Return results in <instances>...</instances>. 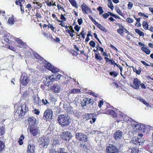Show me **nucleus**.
Masks as SVG:
<instances>
[{
    "instance_id": "obj_28",
    "label": "nucleus",
    "mask_w": 153,
    "mask_h": 153,
    "mask_svg": "<svg viewBox=\"0 0 153 153\" xmlns=\"http://www.w3.org/2000/svg\"><path fill=\"white\" fill-rule=\"evenodd\" d=\"M141 50L147 54L149 55L151 51L148 48V47H142Z\"/></svg>"
},
{
    "instance_id": "obj_53",
    "label": "nucleus",
    "mask_w": 153,
    "mask_h": 153,
    "mask_svg": "<svg viewBox=\"0 0 153 153\" xmlns=\"http://www.w3.org/2000/svg\"><path fill=\"white\" fill-rule=\"evenodd\" d=\"M108 7L110 8L111 10H113L114 7L113 5L112 2H109L108 4Z\"/></svg>"
},
{
    "instance_id": "obj_1",
    "label": "nucleus",
    "mask_w": 153,
    "mask_h": 153,
    "mask_svg": "<svg viewBox=\"0 0 153 153\" xmlns=\"http://www.w3.org/2000/svg\"><path fill=\"white\" fill-rule=\"evenodd\" d=\"M57 120L62 126H67L70 123V119L67 114H60L59 115Z\"/></svg>"
},
{
    "instance_id": "obj_50",
    "label": "nucleus",
    "mask_w": 153,
    "mask_h": 153,
    "mask_svg": "<svg viewBox=\"0 0 153 153\" xmlns=\"http://www.w3.org/2000/svg\"><path fill=\"white\" fill-rule=\"evenodd\" d=\"M116 66H117L119 68L120 71H122L123 70V68L122 66H120L119 64H117V63H115V65L114 66V67H115Z\"/></svg>"
},
{
    "instance_id": "obj_20",
    "label": "nucleus",
    "mask_w": 153,
    "mask_h": 153,
    "mask_svg": "<svg viewBox=\"0 0 153 153\" xmlns=\"http://www.w3.org/2000/svg\"><path fill=\"white\" fill-rule=\"evenodd\" d=\"M51 89L54 92L57 93L60 91V87L58 85H54L50 87Z\"/></svg>"
},
{
    "instance_id": "obj_43",
    "label": "nucleus",
    "mask_w": 153,
    "mask_h": 153,
    "mask_svg": "<svg viewBox=\"0 0 153 153\" xmlns=\"http://www.w3.org/2000/svg\"><path fill=\"white\" fill-rule=\"evenodd\" d=\"M52 17L54 19H55L57 22H63V21H62L58 19L57 17H56V16L54 14L52 13Z\"/></svg>"
},
{
    "instance_id": "obj_61",
    "label": "nucleus",
    "mask_w": 153,
    "mask_h": 153,
    "mask_svg": "<svg viewBox=\"0 0 153 153\" xmlns=\"http://www.w3.org/2000/svg\"><path fill=\"white\" fill-rule=\"evenodd\" d=\"M133 3L131 2H128V8L129 9H131L132 7H133Z\"/></svg>"
},
{
    "instance_id": "obj_18",
    "label": "nucleus",
    "mask_w": 153,
    "mask_h": 153,
    "mask_svg": "<svg viewBox=\"0 0 153 153\" xmlns=\"http://www.w3.org/2000/svg\"><path fill=\"white\" fill-rule=\"evenodd\" d=\"M28 109V107H26L25 105H22L21 108V109L20 111V115L23 116L25 115L26 113L27 112Z\"/></svg>"
},
{
    "instance_id": "obj_41",
    "label": "nucleus",
    "mask_w": 153,
    "mask_h": 153,
    "mask_svg": "<svg viewBox=\"0 0 153 153\" xmlns=\"http://www.w3.org/2000/svg\"><path fill=\"white\" fill-rule=\"evenodd\" d=\"M140 101L145 105L146 106L148 107L149 105V104L148 103L143 99H140Z\"/></svg>"
},
{
    "instance_id": "obj_11",
    "label": "nucleus",
    "mask_w": 153,
    "mask_h": 153,
    "mask_svg": "<svg viewBox=\"0 0 153 153\" xmlns=\"http://www.w3.org/2000/svg\"><path fill=\"white\" fill-rule=\"evenodd\" d=\"M123 134V132L120 130L117 131L114 133L113 135L114 139L116 141H119L121 140Z\"/></svg>"
},
{
    "instance_id": "obj_31",
    "label": "nucleus",
    "mask_w": 153,
    "mask_h": 153,
    "mask_svg": "<svg viewBox=\"0 0 153 153\" xmlns=\"http://www.w3.org/2000/svg\"><path fill=\"white\" fill-rule=\"evenodd\" d=\"M81 92V90L79 89L74 88L71 90L70 93L71 94H75L80 93Z\"/></svg>"
},
{
    "instance_id": "obj_4",
    "label": "nucleus",
    "mask_w": 153,
    "mask_h": 153,
    "mask_svg": "<svg viewBox=\"0 0 153 153\" xmlns=\"http://www.w3.org/2000/svg\"><path fill=\"white\" fill-rule=\"evenodd\" d=\"M106 153H119L120 151L117 147L113 144H109L105 149Z\"/></svg>"
},
{
    "instance_id": "obj_63",
    "label": "nucleus",
    "mask_w": 153,
    "mask_h": 153,
    "mask_svg": "<svg viewBox=\"0 0 153 153\" xmlns=\"http://www.w3.org/2000/svg\"><path fill=\"white\" fill-rule=\"evenodd\" d=\"M80 28V27L78 25H76L74 27V29L77 32H78Z\"/></svg>"
},
{
    "instance_id": "obj_33",
    "label": "nucleus",
    "mask_w": 153,
    "mask_h": 153,
    "mask_svg": "<svg viewBox=\"0 0 153 153\" xmlns=\"http://www.w3.org/2000/svg\"><path fill=\"white\" fill-rule=\"evenodd\" d=\"M142 25L143 28L146 30L148 29L149 25L147 22L145 21H144L142 22Z\"/></svg>"
},
{
    "instance_id": "obj_60",
    "label": "nucleus",
    "mask_w": 153,
    "mask_h": 153,
    "mask_svg": "<svg viewBox=\"0 0 153 153\" xmlns=\"http://www.w3.org/2000/svg\"><path fill=\"white\" fill-rule=\"evenodd\" d=\"M7 47L8 48L11 50H12L13 51H15L16 50V49L15 48L13 47V46H11V45H7Z\"/></svg>"
},
{
    "instance_id": "obj_19",
    "label": "nucleus",
    "mask_w": 153,
    "mask_h": 153,
    "mask_svg": "<svg viewBox=\"0 0 153 153\" xmlns=\"http://www.w3.org/2000/svg\"><path fill=\"white\" fill-rule=\"evenodd\" d=\"M35 147L33 144H29L27 147V153H35Z\"/></svg>"
},
{
    "instance_id": "obj_42",
    "label": "nucleus",
    "mask_w": 153,
    "mask_h": 153,
    "mask_svg": "<svg viewBox=\"0 0 153 153\" xmlns=\"http://www.w3.org/2000/svg\"><path fill=\"white\" fill-rule=\"evenodd\" d=\"M97 10L99 12V14L100 15L102 14V13L104 12L103 10L102 7L101 6H99V7H98L97 8Z\"/></svg>"
},
{
    "instance_id": "obj_40",
    "label": "nucleus",
    "mask_w": 153,
    "mask_h": 153,
    "mask_svg": "<svg viewBox=\"0 0 153 153\" xmlns=\"http://www.w3.org/2000/svg\"><path fill=\"white\" fill-rule=\"evenodd\" d=\"M118 73L115 71L110 72V75L111 76H113L114 77H116L118 75Z\"/></svg>"
},
{
    "instance_id": "obj_34",
    "label": "nucleus",
    "mask_w": 153,
    "mask_h": 153,
    "mask_svg": "<svg viewBox=\"0 0 153 153\" xmlns=\"http://www.w3.org/2000/svg\"><path fill=\"white\" fill-rule=\"evenodd\" d=\"M135 32L137 34H139L140 36H144V33L143 32L140 30L139 29H135Z\"/></svg>"
},
{
    "instance_id": "obj_49",
    "label": "nucleus",
    "mask_w": 153,
    "mask_h": 153,
    "mask_svg": "<svg viewBox=\"0 0 153 153\" xmlns=\"http://www.w3.org/2000/svg\"><path fill=\"white\" fill-rule=\"evenodd\" d=\"M116 11L117 13H118L119 15L121 16H123V13L120 10V8H117L116 9Z\"/></svg>"
},
{
    "instance_id": "obj_39",
    "label": "nucleus",
    "mask_w": 153,
    "mask_h": 153,
    "mask_svg": "<svg viewBox=\"0 0 153 153\" xmlns=\"http://www.w3.org/2000/svg\"><path fill=\"white\" fill-rule=\"evenodd\" d=\"M72 5L76 8H77V3L75 0H69Z\"/></svg>"
},
{
    "instance_id": "obj_37",
    "label": "nucleus",
    "mask_w": 153,
    "mask_h": 153,
    "mask_svg": "<svg viewBox=\"0 0 153 153\" xmlns=\"http://www.w3.org/2000/svg\"><path fill=\"white\" fill-rule=\"evenodd\" d=\"M17 43L20 44L19 45V47L20 48H23L25 46L24 42L21 39H19L17 40Z\"/></svg>"
},
{
    "instance_id": "obj_55",
    "label": "nucleus",
    "mask_w": 153,
    "mask_h": 153,
    "mask_svg": "<svg viewBox=\"0 0 153 153\" xmlns=\"http://www.w3.org/2000/svg\"><path fill=\"white\" fill-rule=\"evenodd\" d=\"M60 19L62 20V21H63H63H65L66 20V18L65 17L64 15L61 14L60 15Z\"/></svg>"
},
{
    "instance_id": "obj_2",
    "label": "nucleus",
    "mask_w": 153,
    "mask_h": 153,
    "mask_svg": "<svg viewBox=\"0 0 153 153\" xmlns=\"http://www.w3.org/2000/svg\"><path fill=\"white\" fill-rule=\"evenodd\" d=\"M50 140L47 137L42 136L39 138L38 143L39 146L43 149L46 148L49 145Z\"/></svg>"
},
{
    "instance_id": "obj_44",
    "label": "nucleus",
    "mask_w": 153,
    "mask_h": 153,
    "mask_svg": "<svg viewBox=\"0 0 153 153\" xmlns=\"http://www.w3.org/2000/svg\"><path fill=\"white\" fill-rule=\"evenodd\" d=\"M134 123H132L131 124L132 126L133 127H135L136 130H137L138 126H139V124H138V123L136 122H134Z\"/></svg>"
},
{
    "instance_id": "obj_54",
    "label": "nucleus",
    "mask_w": 153,
    "mask_h": 153,
    "mask_svg": "<svg viewBox=\"0 0 153 153\" xmlns=\"http://www.w3.org/2000/svg\"><path fill=\"white\" fill-rule=\"evenodd\" d=\"M89 45L92 46L93 48H94L95 45L96 44L95 42L93 40H91L89 43Z\"/></svg>"
},
{
    "instance_id": "obj_9",
    "label": "nucleus",
    "mask_w": 153,
    "mask_h": 153,
    "mask_svg": "<svg viewBox=\"0 0 153 153\" xmlns=\"http://www.w3.org/2000/svg\"><path fill=\"white\" fill-rule=\"evenodd\" d=\"M45 68L51 71L52 72L54 73H56L59 71V70L57 68L54 67L50 63L47 62L45 64Z\"/></svg>"
},
{
    "instance_id": "obj_21",
    "label": "nucleus",
    "mask_w": 153,
    "mask_h": 153,
    "mask_svg": "<svg viewBox=\"0 0 153 153\" xmlns=\"http://www.w3.org/2000/svg\"><path fill=\"white\" fill-rule=\"evenodd\" d=\"M33 103L38 106H41L42 105L41 104V100L39 97H35L33 100Z\"/></svg>"
},
{
    "instance_id": "obj_3",
    "label": "nucleus",
    "mask_w": 153,
    "mask_h": 153,
    "mask_svg": "<svg viewBox=\"0 0 153 153\" xmlns=\"http://www.w3.org/2000/svg\"><path fill=\"white\" fill-rule=\"evenodd\" d=\"M62 76L60 74L57 75H53L51 76H49L47 77L46 79V81L47 82L48 85H51L55 81H57L59 80L61 77Z\"/></svg>"
},
{
    "instance_id": "obj_24",
    "label": "nucleus",
    "mask_w": 153,
    "mask_h": 153,
    "mask_svg": "<svg viewBox=\"0 0 153 153\" xmlns=\"http://www.w3.org/2000/svg\"><path fill=\"white\" fill-rule=\"evenodd\" d=\"M104 59L106 62H107L108 64L113 65L114 66L116 63L113 59H109L107 57H104Z\"/></svg>"
},
{
    "instance_id": "obj_52",
    "label": "nucleus",
    "mask_w": 153,
    "mask_h": 153,
    "mask_svg": "<svg viewBox=\"0 0 153 153\" xmlns=\"http://www.w3.org/2000/svg\"><path fill=\"white\" fill-rule=\"evenodd\" d=\"M35 16L37 19H41L42 17L41 13L39 12H37Z\"/></svg>"
},
{
    "instance_id": "obj_48",
    "label": "nucleus",
    "mask_w": 153,
    "mask_h": 153,
    "mask_svg": "<svg viewBox=\"0 0 153 153\" xmlns=\"http://www.w3.org/2000/svg\"><path fill=\"white\" fill-rule=\"evenodd\" d=\"M28 96V94L27 91L25 92L22 95V98L23 99L25 100Z\"/></svg>"
},
{
    "instance_id": "obj_5",
    "label": "nucleus",
    "mask_w": 153,
    "mask_h": 153,
    "mask_svg": "<svg viewBox=\"0 0 153 153\" xmlns=\"http://www.w3.org/2000/svg\"><path fill=\"white\" fill-rule=\"evenodd\" d=\"M117 25L119 27V28L117 29V32L120 36H124V32L127 34L128 35L130 34V32L122 24L120 23H117Z\"/></svg>"
},
{
    "instance_id": "obj_36",
    "label": "nucleus",
    "mask_w": 153,
    "mask_h": 153,
    "mask_svg": "<svg viewBox=\"0 0 153 153\" xmlns=\"http://www.w3.org/2000/svg\"><path fill=\"white\" fill-rule=\"evenodd\" d=\"M14 22L15 20L13 16H12L9 18L8 20V22L9 23L13 25L14 24Z\"/></svg>"
},
{
    "instance_id": "obj_56",
    "label": "nucleus",
    "mask_w": 153,
    "mask_h": 153,
    "mask_svg": "<svg viewBox=\"0 0 153 153\" xmlns=\"http://www.w3.org/2000/svg\"><path fill=\"white\" fill-rule=\"evenodd\" d=\"M71 53L72 54L73 56H77L78 55V53L77 52L74 50H72L71 51Z\"/></svg>"
},
{
    "instance_id": "obj_23",
    "label": "nucleus",
    "mask_w": 153,
    "mask_h": 153,
    "mask_svg": "<svg viewBox=\"0 0 153 153\" xmlns=\"http://www.w3.org/2000/svg\"><path fill=\"white\" fill-rule=\"evenodd\" d=\"M94 114V113L90 114L85 113V114L83 115V117L84 119L88 120L91 119V118H92Z\"/></svg>"
},
{
    "instance_id": "obj_8",
    "label": "nucleus",
    "mask_w": 153,
    "mask_h": 153,
    "mask_svg": "<svg viewBox=\"0 0 153 153\" xmlns=\"http://www.w3.org/2000/svg\"><path fill=\"white\" fill-rule=\"evenodd\" d=\"M61 137L65 140L69 141L72 137L71 133L69 131L63 132L60 135Z\"/></svg>"
},
{
    "instance_id": "obj_25",
    "label": "nucleus",
    "mask_w": 153,
    "mask_h": 153,
    "mask_svg": "<svg viewBox=\"0 0 153 153\" xmlns=\"http://www.w3.org/2000/svg\"><path fill=\"white\" fill-rule=\"evenodd\" d=\"M95 25L98 27V28L100 30H101L102 31L106 33L107 31V30L105 28L102 26L100 24L98 23V22Z\"/></svg>"
},
{
    "instance_id": "obj_30",
    "label": "nucleus",
    "mask_w": 153,
    "mask_h": 153,
    "mask_svg": "<svg viewBox=\"0 0 153 153\" xmlns=\"http://www.w3.org/2000/svg\"><path fill=\"white\" fill-rule=\"evenodd\" d=\"M133 67V70L134 72H135L136 73L137 75H140L141 73V71L142 70V68L139 67L138 68V69H137L136 68H134Z\"/></svg>"
},
{
    "instance_id": "obj_59",
    "label": "nucleus",
    "mask_w": 153,
    "mask_h": 153,
    "mask_svg": "<svg viewBox=\"0 0 153 153\" xmlns=\"http://www.w3.org/2000/svg\"><path fill=\"white\" fill-rule=\"evenodd\" d=\"M145 126L143 125L139 124V126H138V130H141L145 128Z\"/></svg>"
},
{
    "instance_id": "obj_64",
    "label": "nucleus",
    "mask_w": 153,
    "mask_h": 153,
    "mask_svg": "<svg viewBox=\"0 0 153 153\" xmlns=\"http://www.w3.org/2000/svg\"><path fill=\"white\" fill-rule=\"evenodd\" d=\"M26 7L27 8L28 10L30 11L31 10L32 7L31 5L30 4H28L26 5Z\"/></svg>"
},
{
    "instance_id": "obj_46",
    "label": "nucleus",
    "mask_w": 153,
    "mask_h": 153,
    "mask_svg": "<svg viewBox=\"0 0 153 153\" xmlns=\"http://www.w3.org/2000/svg\"><path fill=\"white\" fill-rule=\"evenodd\" d=\"M139 150L138 149L134 148L131 149V153H139Z\"/></svg>"
},
{
    "instance_id": "obj_35",
    "label": "nucleus",
    "mask_w": 153,
    "mask_h": 153,
    "mask_svg": "<svg viewBox=\"0 0 153 153\" xmlns=\"http://www.w3.org/2000/svg\"><path fill=\"white\" fill-rule=\"evenodd\" d=\"M24 139V136L23 134H22L19 138V140L18 141V143H19V144L20 145H22L23 144V140Z\"/></svg>"
},
{
    "instance_id": "obj_47",
    "label": "nucleus",
    "mask_w": 153,
    "mask_h": 153,
    "mask_svg": "<svg viewBox=\"0 0 153 153\" xmlns=\"http://www.w3.org/2000/svg\"><path fill=\"white\" fill-rule=\"evenodd\" d=\"M33 4H36L38 6V9H40L42 6L41 3L39 2H33Z\"/></svg>"
},
{
    "instance_id": "obj_62",
    "label": "nucleus",
    "mask_w": 153,
    "mask_h": 153,
    "mask_svg": "<svg viewBox=\"0 0 153 153\" xmlns=\"http://www.w3.org/2000/svg\"><path fill=\"white\" fill-rule=\"evenodd\" d=\"M103 104V102L101 100H100L98 102V106L99 108L101 107L102 105Z\"/></svg>"
},
{
    "instance_id": "obj_17",
    "label": "nucleus",
    "mask_w": 153,
    "mask_h": 153,
    "mask_svg": "<svg viewBox=\"0 0 153 153\" xmlns=\"http://www.w3.org/2000/svg\"><path fill=\"white\" fill-rule=\"evenodd\" d=\"M132 142L135 145L139 146L143 143V141L141 138L134 137L132 138Z\"/></svg>"
},
{
    "instance_id": "obj_6",
    "label": "nucleus",
    "mask_w": 153,
    "mask_h": 153,
    "mask_svg": "<svg viewBox=\"0 0 153 153\" xmlns=\"http://www.w3.org/2000/svg\"><path fill=\"white\" fill-rule=\"evenodd\" d=\"M75 138L79 141L85 143L88 140L87 136L84 133H77L75 135Z\"/></svg>"
},
{
    "instance_id": "obj_15",
    "label": "nucleus",
    "mask_w": 153,
    "mask_h": 153,
    "mask_svg": "<svg viewBox=\"0 0 153 153\" xmlns=\"http://www.w3.org/2000/svg\"><path fill=\"white\" fill-rule=\"evenodd\" d=\"M27 120L28 124L30 126H33L37 124L36 119L33 117L31 116L29 117L28 118Z\"/></svg>"
},
{
    "instance_id": "obj_26",
    "label": "nucleus",
    "mask_w": 153,
    "mask_h": 153,
    "mask_svg": "<svg viewBox=\"0 0 153 153\" xmlns=\"http://www.w3.org/2000/svg\"><path fill=\"white\" fill-rule=\"evenodd\" d=\"M64 149L60 148L58 149L57 151L53 150L50 152L49 153H65Z\"/></svg>"
},
{
    "instance_id": "obj_32",
    "label": "nucleus",
    "mask_w": 153,
    "mask_h": 153,
    "mask_svg": "<svg viewBox=\"0 0 153 153\" xmlns=\"http://www.w3.org/2000/svg\"><path fill=\"white\" fill-rule=\"evenodd\" d=\"M95 59L97 60V61H98V62H100L102 59V58L100 55L99 53H98V54L97 53H95Z\"/></svg>"
},
{
    "instance_id": "obj_29",
    "label": "nucleus",
    "mask_w": 153,
    "mask_h": 153,
    "mask_svg": "<svg viewBox=\"0 0 153 153\" xmlns=\"http://www.w3.org/2000/svg\"><path fill=\"white\" fill-rule=\"evenodd\" d=\"M5 131V127L4 126H0V136L4 135Z\"/></svg>"
},
{
    "instance_id": "obj_16",
    "label": "nucleus",
    "mask_w": 153,
    "mask_h": 153,
    "mask_svg": "<svg viewBox=\"0 0 153 153\" xmlns=\"http://www.w3.org/2000/svg\"><path fill=\"white\" fill-rule=\"evenodd\" d=\"M28 79L27 76H22L21 77L20 82V84L22 85V86H26L28 82Z\"/></svg>"
},
{
    "instance_id": "obj_12",
    "label": "nucleus",
    "mask_w": 153,
    "mask_h": 153,
    "mask_svg": "<svg viewBox=\"0 0 153 153\" xmlns=\"http://www.w3.org/2000/svg\"><path fill=\"white\" fill-rule=\"evenodd\" d=\"M141 82L138 78H135L133 82V84L131 85V87L134 89L137 90L140 88Z\"/></svg>"
},
{
    "instance_id": "obj_58",
    "label": "nucleus",
    "mask_w": 153,
    "mask_h": 153,
    "mask_svg": "<svg viewBox=\"0 0 153 153\" xmlns=\"http://www.w3.org/2000/svg\"><path fill=\"white\" fill-rule=\"evenodd\" d=\"M89 17L90 19L93 22L95 25L97 23V22L95 19H93V18L92 17H91V16H89Z\"/></svg>"
},
{
    "instance_id": "obj_22",
    "label": "nucleus",
    "mask_w": 153,
    "mask_h": 153,
    "mask_svg": "<svg viewBox=\"0 0 153 153\" xmlns=\"http://www.w3.org/2000/svg\"><path fill=\"white\" fill-rule=\"evenodd\" d=\"M106 111L109 114L111 115L114 118H117V113L113 110L111 109H107Z\"/></svg>"
},
{
    "instance_id": "obj_38",
    "label": "nucleus",
    "mask_w": 153,
    "mask_h": 153,
    "mask_svg": "<svg viewBox=\"0 0 153 153\" xmlns=\"http://www.w3.org/2000/svg\"><path fill=\"white\" fill-rule=\"evenodd\" d=\"M47 22H48V28L49 29L50 28L52 31H54V29L56 28V27H54L53 24H50L48 20H47Z\"/></svg>"
},
{
    "instance_id": "obj_51",
    "label": "nucleus",
    "mask_w": 153,
    "mask_h": 153,
    "mask_svg": "<svg viewBox=\"0 0 153 153\" xmlns=\"http://www.w3.org/2000/svg\"><path fill=\"white\" fill-rule=\"evenodd\" d=\"M134 20L133 19H132L130 17L126 19V21L129 23H133L134 22Z\"/></svg>"
},
{
    "instance_id": "obj_57",
    "label": "nucleus",
    "mask_w": 153,
    "mask_h": 153,
    "mask_svg": "<svg viewBox=\"0 0 153 153\" xmlns=\"http://www.w3.org/2000/svg\"><path fill=\"white\" fill-rule=\"evenodd\" d=\"M42 102L43 103V104L44 105H47V104H49V102H48V100L45 99V100L44 99H43L42 100Z\"/></svg>"
},
{
    "instance_id": "obj_13",
    "label": "nucleus",
    "mask_w": 153,
    "mask_h": 153,
    "mask_svg": "<svg viewBox=\"0 0 153 153\" xmlns=\"http://www.w3.org/2000/svg\"><path fill=\"white\" fill-rule=\"evenodd\" d=\"M81 8L82 11L84 14H88L89 13L91 12L90 8L84 3L81 5Z\"/></svg>"
},
{
    "instance_id": "obj_45",
    "label": "nucleus",
    "mask_w": 153,
    "mask_h": 153,
    "mask_svg": "<svg viewBox=\"0 0 153 153\" xmlns=\"http://www.w3.org/2000/svg\"><path fill=\"white\" fill-rule=\"evenodd\" d=\"M86 33V32L84 29H83L80 33V35L84 39L85 37V35Z\"/></svg>"
},
{
    "instance_id": "obj_10",
    "label": "nucleus",
    "mask_w": 153,
    "mask_h": 153,
    "mask_svg": "<svg viewBox=\"0 0 153 153\" xmlns=\"http://www.w3.org/2000/svg\"><path fill=\"white\" fill-rule=\"evenodd\" d=\"M94 102V100L91 98H89L84 97L82 100L81 101V104L82 106L84 107L87 104L89 105L90 103L92 105Z\"/></svg>"
},
{
    "instance_id": "obj_27",
    "label": "nucleus",
    "mask_w": 153,
    "mask_h": 153,
    "mask_svg": "<svg viewBox=\"0 0 153 153\" xmlns=\"http://www.w3.org/2000/svg\"><path fill=\"white\" fill-rule=\"evenodd\" d=\"M5 147V142L0 140V153L2 152Z\"/></svg>"
},
{
    "instance_id": "obj_7",
    "label": "nucleus",
    "mask_w": 153,
    "mask_h": 153,
    "mask_svg": "<svg viewBox=\"0 0 153 153\" xmlns=\"http://www.w3.org/2000/svg\"><path fill=\"white\" fill-rule=\"evenodd\" d=\"M52 115V111L51 110L47 109L44 113L43 119L45 120L46 121L50 120L51 119Z\"/></svg>"
},
{
    "instance_id": "obj_14",
    "label": "nucleus",
    "mask_w": 153,
    "mask_h": 153,
    "mask_svg": "<svg viewBox=\"0 0 153 153\" xmlns=\"http://www.w3.org/2000/svg\"><path fill=\"white\" fill-rule=\"evenodd\" d=\"M29 131L30 133L34 137L37 136L39 132V130L37 128H35L33 126L30 127Z\"/></svg>"
}]
</instances>
